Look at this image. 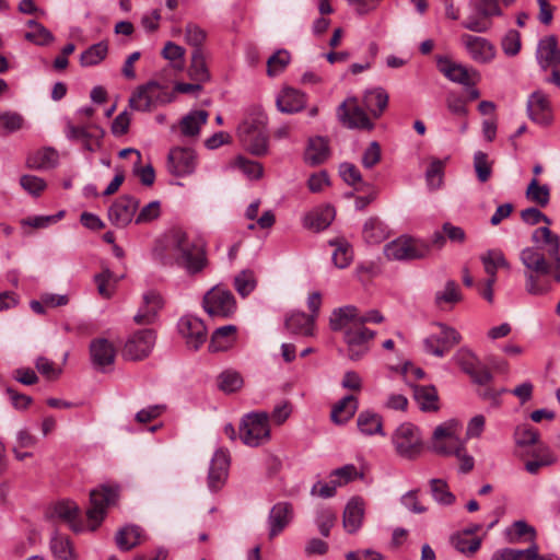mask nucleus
I'll return each instance as SVG.
<instances>
[{
	"label": "nucleus",
	"instance_id": "obj_1",
	"mask_svg": "<svg viewBox=\"0 0 560 560\" xmlns=\"http://www.w3.org/2000/svg\"><path fill=\"white\" fill-rule=\"evenodd\" d=\"M153 256L163 266L177 265L191 276L201 272L208 264L205 246L190 242L179 228L167 231L158 240Z\"/></svg>",
	"mask_w": 560,
	"mask_h": 560
},
{
	"label": "nucleus",
	"instance_id": "obj_2",
	"mask_svg": "<svg viewBox=\"0 0 560 560\" xmlns=\"http://www.w3.org/2000/svg\"><path fill=\"white\" fill-rule=\"evenodd\" d=\"M459 432L460 425L456 420H448L438 425L432 435V450L440 455H456L460 462L459 470L467 474L474 468L475 460L465 452Z\"/></svg>",
	"mask_w": 560,
	"mask_h": 560
},
{
	"label": "nucleus",
	"instance_id": "obj_3",
	"mask_svg": "<svg viewBox=\"0 0 560 560\" xmlns=\"http://www.w3.org/2000/svg\"><path fill=\"white\" fill-rule=\"evenodd\" d=\"M240 438L245 445L256 447L270 439L269 415L265 411L245 415L240 424Z\"/></svg>",
	"mask_w": 560,
	"mask_h": 560
},
{
	"label": "nucleus",
	"instance_id": "obj_4",
	"mask_svg": "<svg viewBox=\"0 0 560 560\" xmlns=\"http://www.w3.org/2000/svg\"><path fill=\"white\" fill-rule=\"evenodd\" d=\"M470 14L463 22V27L476 32L486 33L491 27V18L502 15L498 0H471Z\"/></svg>",
	"mask_w": 560,
	"mask_h": 560
},
{
	"label": "nucleus",
	"instance_id": "obj_5",
	"mask_svg": "<svg viewBox=\"0 0 560 560\" xmlns=\"http://www.w3.org/2000/svg\"><path fill=\"white\" fill-rule=\"evenodd\" d=\"M396 453L404 458L415 459L423 450L422 435L412 423L400 424L392 436Z\"/></svg>",
	"mask_w": 560,
	"mask_h": 560
},
{
	"label": "nucleus",
	"instance_id": "obj_6",
	"mask_svg": "<svg viewBox=\"0 0 560 560\" xmlns=\"http://www.w3.org/2000/svg\"><path fill=\"white\" fill-rule=\"evenodd\" d=\"M430 245L421 240L401 236L384 247V254L392 260L421 259L429 255Z\"/></svg>",
	"mask_w": 560,
	"mask_h": 560
},
{
	"label": "nucleus",
	"instance_id": "obj_7",
	"mask_svg": "<svg viewBox=\"0 0 560 560\" xmlns=\"http://www.w3.org/2000/svg\"><path fill=\"white\" fill-rule=\"evenodd\" d=\"M119 487L110 485H102L100 488L90 492V508L86 511V516L90 521L94 522L92 530L103 521L106 509L114 504L118 498Z\"/></svg>",
	"mask_w": 560,
	"mask_h": 560
},
{
	"label": "nucleus",
	"instance_id": "obj_8",
	"mask_svg": "<svg viewBox=\"0 0 560 560\" xmlns=\"http://www.w3.org/2000/svg\"><path fill=\"white\" fill-rule=\"evenodd\" d=\"M203 308L212 318H229L236 310V302L231 291L215 287L203 296Z\"/></svg>",
	"mask_w": 560,
	"mask_h": 560
},
{
	"label": "nucleus",
	"instance_id": "obj_9",
	"mask_svg": "<svg viewBox=\"0 0 560 560\" xmlns=\"http://www.w3.org/2000/svg\"><path fill=\"white\" fill-rule=\"evenodd\" d=\"M349 320L355 325L364 326L365 323L380 324L384 320L383 315L377 310H370L365 314H360L354 305H346L334 310L330 315L329 325L334 331L345 326Z\"/></svg>",
	"mask_w": 560,
	"mask_h": 560
},
{
	"label": "nucleus",
	"instance_id": "obj_10",
	"mask_svg": "<svg viewBox=\"0 0 560 560\" xmlns=\"http://www.w3.org/2000/svg\"><path fill=\"white\" fill-rule=\"evenodd\" d=\"M435 326L440 328V332L427 337L423 340V347L427 353L442 358L460 342L462 337L455 328L443 323H436Z\"/></svg>",
	"mask_w": 560,
	"mask_h": 560
},
{
	"label": "nucleus",
	"instance_id": "obj_11",
	"mask_svg": "<svg viewBox=\"0 0 560 560\" xmlns=\"http://www.w3.org/2000/svg\"><path fill=\"white\" fill-rule=\"evenodd\" d=\"M155 343V332L152 329H140L131 335L122 349V357L127 360H142L147 358Z\"/></svg>",
	"mask_w": 560,
	"mask_h": 560
},
{
	"label": "nucleus",
	"instance_id": "obj_12",
	"mask_svg": "<svg viewBox=\"0 0 560 560\" xmlns=\"http://www.w3.org/2000/svg\"><path fill=\"white\" fill-rule=\"evenodd\" d=\"M438 68L450 81L466 88L475 85L480 79V74L477 70L468 69L462 63L454 62L446 57L438 58Z\"/></svg>",
	"mask_w": 560,
	"mask_h": 560
},
{
	"label": "nucleus",
	"instance_id": "obj_13",
	"mask_svg": "<svg viewBox=\"0 0 560 560\" xmlns=\"http://www.w3.org/2000/svg\"><path fill=\"white\" fill-rule=\"evenodd\" d=\"M237 135L252 154L261 156L267 153L268 137L258 128L257 122L243 121L237 128Z\"/></svg>",
	"mask_w": 560,
	"mask_h": 560
},
{
	"label": "nucleus",
	"instance_id": "obj_14",
	"mask_svg": "<svg viewBox=\"0 0 560 560\" xmlns=\"http://www.w3.org/2000/svg\"><path fill=\"white\" fill-rule=\"evenodd\" d=\"M167 168L171 174L184 177L194 173L196 168V153L188 148H174L167 158Z\"/></svg>",
	"mask_w": 560,
	"mask_h": 560
},
{
	"label": "nucleus",
	"instance_id": "obj_15",
	"mask_svg": "<svg viewBox=\"0 0 560 560\" xmlns=\"http://www.w3.org/2000/svg\"><path fill=\"white\" fill-rule=\"evenodd\" d=\"M139 207V200L130 195H125L115 200L108 209V218L117 228H126L133 219Z\"/></svg>",
	"mask_w": 560,
	"mask_h": 560
},
{
	"label": "nucleus",
	"instance_id": "obj_16",
	"mask_svg": "<svg viewBox=\"0 0 560 560\" xmlns=\"http://www.w3.org/2000/svg\"><path fill=\"white\" fill-rule=\"evenodd\" d=\"M178 330L186 339L188 347L198 350L207 339V328L203 322L195 316H183L178 322Z\"/></svg>",
	"mask_w": 560,
	"mask_h": 560
},
{
	"label": "nucleus",
	"instance_id": "obj_17",
	"mask_svg": "<svg viewBox=\"0 0 560 560\" xmlns=\"http://www.w3.org/2000/svg\"><path fill=\"white\" fill-rule=\"evenodd\" d=\"M527 114L534 122L542 126H547L552 121L551 105L542 91H535L528 96Z\"/></svg>",
	"mask_w": 560,
	"mask_h": 560
},
{
	"label": "nucleus",
	"instance_id": "obj_18",
	"mask_svg": "<svg viewBox=\"0 0 560 560\" xmlns=\"http://www.w3.org/2000/svg\"><path fill=\"white\" fill-rule=\"evenodd\" d=\"M230 466L229 453L223 450H218L210 463L208 474V487L210 491H219L225 483Z\"/></svg>",
	"mask_w": 560,
	"mask_h": 560
},
{
	"label": "nucleus",
	"instance_id": "obj_19",
	"mask_svg": "<svg viewBox=\"0 0 560 560\" xmlns=\"http://www.w3.org/2000/svg\"><path fill=\"white\" fill-rule=\"evenodd\" d=\"M90 355L93 366L101 372H106L107 368L115 362L116 350L107 339L97 338L90 343Z\"/></svg>",
	"mask_w": 560,
	"mask_h": 560
},
{
	"label": "nucleus",
	"instance_id": "obj_20",
	"mask_svg": "<svg viewBox=\"0 0 560 560\" xmlns=\"http://www.w3.org/2000/svg\"><path fill=\"white\" fill-rule=\"evenodd\" d=\"M462 42L476 62L487 63L495 57L494 46L487 38L464 34L462 35Z\"/></svg>",
	"mask_w": 560,
	"mask_h": 560
},
{
	"label": "nucleus",
	"instance_id": "obj_21",
	"mask_svg": "<svg viewBox=\"0 0 560 560\" xmlns=\"http://www.w3.org/2000/svg\"><path fill=\"white\" fill-rule=\"evenodd\" d=\"M293 506L289 502L276 503L268 515L269 539H273L291 523Z\"/></svg>",
	"mask_w": 560,
	"mask_h": 560
},
{
	"label": "nucleus",
	"instance_id": "obj_22",
	"mask_svg": "<svg viewBox=\"0 0 560 560\" xmlns=\"http://www.w3.org/2000/svg\"><path fill=\"white\" fill-rule=\"evenodd\" d=\"M142 300L143 303L135 315L133 320L138 325H149L154 323L164 302L161 294L156 291L144 293Z\"/></svg>",
	"mask_w": 560,
	"mask_h": 560
},
{
	"label": "nucleus",
	"instance_id": "obj_23",
	"mask_svg": "<svg viewBox=\"0 0 560 560\" xmlns=\"http://www.w3.org/2000/svg\"><path fill=\"white\" fill-rule=\"evenodd\" d=\"M365 512V502L361 497H352L342 514V526L348 534L357 533L363 522Z\"/></svg>",
	"mask_w": 560,
	"mask_h": 560
},
{
	"label": "nucleus",
	"instance_id": "obj_24",
	"mask_svg": "<svg viewBox=\"0 0 560 560\" xmlns=\"http://www.w3.org/2000/svg\"><path fill=\"white\" fill-rule=\"evenodd\" d=\"M536 58L544 70L550 66L560 67V48L556 36L550 35L539 40Z\"/></svg>",
	"mask_w": 560,
	"mask_h": 560
},
{
	"label": "nucleus",
	"instance_id": "obj_25",
	"mask_svg": "<svg viewBox=\"0 0 560 560\" xmlns=\"http://www.w3.org/2000/svg\"><path fill=\"white\" fill-rule=\"evenodd\" d=\"M338 117L348 128L372 129L374 124L371 121L363 108L354 106L347 109L346 103L338 107Z\"/></svg>",
	"mask_w": 560,
	"mask_h": 560
},
{
	"label": "nucleus",
	"instance_id": "obj_26",
	"mask_svg": "<svg viewBox=\"0 0 560 560\" xmlns=\"http://www.w3.org/2000/svg\"><path fill=\"white\" fill-rule=\"evenodd\" d=\"M305 103V95L292 88L283 89L276 102L278 109L285 114H294L302 110Z\"/></svg>",
	"mask_w": 560,
	"mask_h": 560
},
{
	"label": "nucleus",
	"instance_id": "obj_27",
	"mask_svg": "<svg viewBox=\"0 0 560 560\" xmlns=\"http://www.w3.org/2000/svg\"><path fill=\"white\" fill-rule=\"evenodd\" d=\"M520 259L525 267L524 272H551V265L537 247L524 248L521 252Z\"/></svg>",
	"mask_w": 560,
	"mask_h": 560
},
{
	"label": "nucleus",
	"instance_id": "obj_28",
	"mask_svg": "<svg viewBox=\"0 0 560 560\" xmlns=\"http://www.w3.org/2000/svg\"><path fill=\"white\" fill-rule=\"evenodd\" d=\"M144 532L138 525H126L119 528L115 535V542L119 550L129 551L144 539Z\"/></svg>",
	"mask_w": 560,
	"mask_h": 560
},
{
	"label": "nucleus",
	"instance_id": "obj_29",
	"mask_svg": "<svg viewBox=\"0 0 560 560\" xmlns=\"http://www.w3.org/2000/svg\"><path fill=\"white\" fill-rule=\"evenodd\" d=\"M330 154L328 140L324 137H315L308 140L304 160L312 166L324 163Z\"/></svg>",
	"mask_w": 560,
	"mask_h": 560
},
{
	"label": "nucleus",
	"instance_id": "obj_30",
	"mask_svg": "<svg viewBox=\"0 0 560 560\" xmlns=\"http://www.w3.org/2000/svg\"><path fill=\"white\" fill-rule=\"evenodd\" d=\"M343 331V340L347 346H360L369 345V341L375 337V331L366 328L365 326H359L349 320L345 326L339 328Z\"/></svg>",
	"mask_w": 560,
	"mask_h": 560
},
{
	"label": "nucleus",
	"instance_id": "obj_31",
	"mask_svg": "<svg viewBox=\"0 0 560 560\" xmlns=\"http://www.w3.org/2000/svg\"><path fill=\"white\" fill-rule=\"evenodd\" d=\"M358 407V398L353 395H347L332 407L330 419L336 424H345L354 416Z\"/></svg>",
	"mask_w": 560,
	"mask_h": 560
},
{
	"label": "nucleus",
	"instance_id": "obj_32",
	"mask_svg": "<svg viewBox=\"0 0 560 560\" xmlns=\"http://www.w3.org/2000/svg\"><path fill=\"white\" fill-rule=\"evenodd\" d=\"M315 319L303 312H294L285 319V328L294 335L313 336Z\"/></svg>",
	"mask_w": 560,
	"mask_h": 560
},
{
	"label": "nucleus",
	"instance_id": "obj_33",
	"mask_svg": "<svg viewBox=\"0 0 560 560\" xmlns=\"http://www.w3.org/2000/svg\"><path fill=\"white\" fill-rule=\"evenodd\" d=\"M388 104V94L383 88L368 90L363 96V105L374 118H378Z\"/></svg>",
	"mask_w": 560,
	"mask_h": 560
},
{
	"label": "nucleus",
	"instance_id": "obj_34",
	"mask_svg": "<svg viewBox=\"0 0 560 560\" xmlns=\"http://www.w3.org/2000/svg\"><path fill=\"white\" fill-rule=\"evenodd\" d=\"M49 549L57 560H77L78 556L68 536L55 532L49 540Z\"/></svg>",
	"mask_w": 560,
	"mask_h": 560
},
{
	"label": "nucleus",
	"instance_id": "obj_35",
	"mask_svg": "<svg viewBox=\"0 0 560 560\" xmlns=\"http://www.w3.org/2000/svg\"><path fill=\"white\" fill-rule=\"evenodd\" d=\"M236 334V326L225 325L217 328L210 340L209 350L212 352L228 350L233 341Z\"/></svg>",
	"mask_w": 560,
	"mask_h": 560
},
{
	"label": "nucleus",
	"instance_id": "obj_36",
	"mask_svg": "<svg viewBox=\"0 0 560 560\" xmlns=\"http://www.w3.org/2000/svg\"><path fill=\"white\" fill-rule=\"evenodd\" d=\"M357 425L360 432L365 435H385V433L383 432L382 417L373 411L364 410L360 412L357 419Z\"/></svg>",
	"mask_w": 560,
	"mask_h": 560
},
{
	"label": "nucleus",
	"instance_id": "obj_37",
	"mask_svg": "<svg viewBox=\"0 0 560 560\" xmlns=\"http://www.w3.org/2000/svg\"><path fill=\"white\" fill-rule=\"evenodd\" d=\"M362 235L368 244H380L387 238L388 230L378 218L372 217L365 221Z\"/></svg>",
	"mask_w": 560,
	"mask_h": 560
},
{
	"label": "nucleus",
	"instance_id": "obj_38",
	"mask_svg": "<svg viewBox=\"0 0 560 560\" xmlns=\"http://www.w3.org/2000/svg\"><path fill=\"white\" fill-rule=\"evenodd\" d=\"M335 218V209L327 206L308 213L304 219L305 226L315 231H323L330 225Z\"/></svg>",
	"mask_w": 560,
	"mask_h": 560
},
{
	"label": "nucleus",
	"instance_id": "obj_39",
	"mask_svg": "<svg viewBox=\"0 0 560 560\" xmlns=\"http://www.w3.org/2000/svg\"><path fill=\"white\" fill-rule=\"evenodd\" d=\"M208 112L194 110L184 116L180 120V130L184 136L195 137L199 135L200 127L208 120Z\"/></svg>",
	"mask_w": 560,
	"mask_h": 560
},
{
	"label": "nucleus",
	"instance_id": "obj_40",
	"mask_svg": "<svg viewBox=\"0 0 560 560\" xmlns=\"http://www.w3.org/2000/svg\"><path fill=\"white\" fill-rule=\"evenodd\" d=\"M413 397L423 411H435L438 406V392L434 386H415Z\"/></svg>",
	"mask_w": 560,
	"mask_h": 560
},
{
	"label": "nucleus",
	"instance_id": "obj_41",
	"mask_svg": "<svg viewBox=\"0 0 560 560\" xmlns=\"http://www.w3.org/2000/svg\"><path fill=\"white\" fill-rule=\"evenodd\" d=\"M54 514L60 518L69 523L70 527L74 532H80L82 529L81 524L78 523L79 517V508L74 502L71 501H61L58 502L54 508Z\"/></svg>",
	"mask_w": 560,
	"mask_h": 560
},
{
	"label": "nucleus",
	"instance_id": "obj_42",
	"mask_svg": "<svg viewBox=\"0 0 560 560\" xmlns=\"http://www.w3.org/2000/svg\"><path fill=\"white\" fill-rule=\"evenodd\" d=\"M58 152L52 148H45L37 151L27 159V165L35 170H48L55 167L58 163Z\"/></svg>",
	"mask_w": 560,
	"mask_h": 560
},
{
	"label": "nucleus",
	"instance_id": "obj_43",
	"mask_svg": "<svg viewBox=\"0 0 560 560\" xmlns=\"http://www.w3.org/2000/svg\"><path fill=\"white\" fill-rule=\"evenodd\" d=\"M107 54L106 42L93 44L80 55V65L85 68L96 66L106 58Z\"/></svg>",
	"mask_w": 560,
	"mask_h": 560
},
{
	"label": "nucleus",
	"instance_id": "obj_44",
	"mask_svg": "<svg viewBox=\"0 0 560 560\" xmlns=\"http://www.w3.org/2000/svg\"><path fill=\"white\" fill-rule=\"evenodd\" d=\"M463 300L459 285L454 280L446 281L444 289L435 292L434 303L438 307L444 304L454 305Z\"/></svg>",
	"mask_w": 560,
	"mask_h": 560
},
{
	"label": "nucleus",
	"instance_id": "obj_45",
	"mask_svg": "<svg viewBox=\"0 0 560 560\" xmlns=\"http://www.w3.org/2000/svg\"><path fill=\"white\" fill-rule=\"evenodd\" d=\"M533 242L539 244L542 242L547 245V253L550 257H557L560 249L559 236L553 234L548 226H541L534 231Z\"/></svg>",
	"mask_w": 560,
	"mask_h": 560
},
{
	"label": "nucleus",
	"instance_id": "obj_46",
	"mask_svg": "<svg viewBox=\"0 0 560 560\" xmlns=\"http://www.w3.org/2000/svg\"><path fill=\"white\" fill-rule=\"evenodd\" d=\"M188 73L190 79L197 82H207L210 80V73L201 48H197L192 51Z\"/></svg>",
	"mask_w": 560,
	"mask_h": 560
},
{
	"label": "nucleus",
	"instance_id": "obj_47",
	"mask_svg": "<svg viewBox=\"0 0 560 560\" xmlns=\"http://www.w3.org/2000/svg\"><path fill=\"white\" fill-rule=\"evenodd\" d=\"M481 261L485 267V271L489 278H497V270L500 267L509 268L510 265L504 258V255L499 249H490L481 256Z\"/></svg>",
	"mask_w": 560,
	"mask_h": 560
},
{
	"label": "nucleus",
	"instance_id": "obj_48",
	"mask_svg": "<svg viewBox=\"0 0 560 560\" xmlns=\"http://www.w3.org/2000/svg\"><path fill=\"white\" fill-rule=\"evenodd\" d=\"M153 83H145L137 88V90L131 94L129 98V106L138 112H148L151 109L153 105L149 90L153 88Z\"/></svg>",
	"mask_w": 560,
	"mask_h": 560
},
{
	"label": "nucleus",
	"instance_id": "obj_49",
	"mask_svg": "<svg viewBox=\"0 0 560 560\" xmlns=\"http://www.w3.org/2000/svg\"><path fill=\"white\" fill-rule=\"evenodd\" d=\"M329 244L336 246L332 253L335 266L340 269L348 267L353 258V250L350 244L343 240L330 241Z\"/></svg>",
	"mask_w": 560,
	"mask_h": 560
},
{
	"label": "nucleus",
	"instance_id": "obj_50",
	"mask_svg": "<svg viewBox=\"0 0 560 560\" xmlns=\"http://www.w3.org/2000/svg\"><path fill=\"white\" fill-rule=\"evenodd\" d=\"M451 545L460 553L465 556L475 555L481 547V538H472L469 539L464 534H454L451 536Z\"/></svg>",
	"mask_w": 560,
	"mask_h": 560
},
{
	"label": "nucleus",
	"instance_id": "obj_51",
	"mask_svg": "<svg viewBox=\"0 0 560 560\" xmlns=\"http://www.w3.org/2000/svg\"><path fill=\"white\" fill-rule=\"evenodd\" d=\"M526 197L539 207H546L550 200V190L547 185H539L537 178H533L526 189Z\"/></svg>",
	"mask_w": 560,
	"mask_h": 560
},
{
	"label": "nucleus",
	"instance_id": "obj_52",
	"mask_svg": "<svg viewBox=\"0 0 560 560\" xmlns=\"http://www.w3.org/2000/svg\"><path fill=\"white\" fill-rule=\"evenodd\" d=\"M430 488L432 497L439 504L451 505L455 502V495L448 490V486L443 479H431Z\"/></svg>",
	"mask_w": 560,
	"mask_h": 560
},
{
	"label": "nucleus",
	"instance_id": "obj_53",
	"mask_svg": "<svg viewBox=\"0 0 560 560\" xmlns=\"http://www.w3.org/2000/svg\"><path fill=\"white\" fill-rule=\"evenodd\" d=\"M291 60L289 51L280 49L270 56L267 60V73L269 77H277L289 65Z\"/></svg>",
	"mask_w": 560,
	"mask_h": 560
},
{
	"label": "nucleus",
	"instance_id": "obj_54",
	"mask_svg": "<svg viewBox=\"0 0 560 560\" xmlns=\"http://www.w3.org/2000/svg\"><path fill=\"white\" fill-rule=\"evenodd\" d=\"M218 386L224 393H234L243 386V378L235 371H224L218 376Z\"/></svg>",
	"mask_w": 560,
	"mask_h": 560
},
{
	"label": "nucleus",
	"instance_id": "obj_55",
	"mask_svg": "<svg viewBox=\"0 0 560 560\" xmlns=\"http://www.w3.org/2000/svg\"><path fill=\"white\" fill-rule=\"evenodd\" d=\"M550 272H524L525 289L532 295H542L547 292V285L544 277Z\"/></svg>",
	"mask_w": 560,
	"mask_h": 560
},
{
	"label": "nucleus",
	"instance_id": "obj_56",
	"mask_svg": "<svg viewBox=\"0 0 560 560\" xmlns=\"http://www.w3.org/2000/svg\"><path fill=\"white\" fill-rule=\"evenodd\" d=\"M539 432L535 428L523 424L515 429L514 439L518 446H529L539 443Z\"/></svg>",
	"mask_w": 560,
	"mask_h": 560
},
{
	"label": "nucleus",
	"instance_id": "obj_57",
	"mask_svg": "<svg viewBox=\"0 0 560 560\" xmlns=\"http://www.w3.org/2000/svg\"><path fill=\"white\" fill-rule=\"evenodd\" d=\"M336 522L337 514L331 509L326 508L317 512L315 523L322 536L328 537L330 535V529L335 526Z\"/></svg>",
	"mask_w": 560,
	"mask_h": 560
},
{
	"label": "nucleus",
	"instance_id": "obj_58",
	"mask_svg": "<svg viewBox=\"0 0 560 560\" xmlns=\"http://www.w3.org/2000/svg\"><path fill=\"white\" fill-rule=\"evenodd\" d=\"M162 56L167 59V60H171L173 62V67L177 70H183L184 69V56H185V49L173 43V42H167L162 50Z\"/></svg>",
	"mask_w": 560,
	"mask_h": 560
},
{
	"label": "nucleus",
	"instance_id": "obj_59",
	"mask_svg": "<svg viewBox=\"0 0 560 560\" xmlns=\"http://www.w3.org/2000/svg\"><path fill=\"white\" fill-rule=\"evenodd\" d=\"M474 168L477 178L481 183L489 180L492 174L491 163L488 161V155L482 151H477L474 154Z\"/></svg>",
	"mask_w": 560,
	"mask_h": 560
},
{
	"label": "nucleus",
	"instance_id": "obj_60",
	"mask_svg": "<svg viewBox=\"0 0 560 560\" xmlns=\"http://www.w3.org/2000/svg\"><path fill=\"white\" fill-rule=\"evenodd\" d=\"M153 88L148 89L150 98L154 106L171 103L174 98V92H171L166 85H162L158 81L151 80Z\"/></svg>",
	"mask_w": 560,
	"mask_h": 560
},
{
	"label": "nucleus",
	"instance_id": "obj_61",
	"mask_svg": "<svg viewBox=\"0 0 560 560\" xmlns=\"http://www.w3.org/2000/svg\"><path fill=\"white\" fill-rule=\"evenodd\" d=\"M234 285L238 294L247 296L256 288V279L253 271L244 270L234 279Z\"/></svg>",
	"mask_w": 560,
	"mask_h": 560
},
{
	"label": "nucleus",
	"instance_id": "obj_62",
	"mask_svg": "<svg viewBox=\"0 0 560 560\" xmlns=\"http://www.w3.org/2000/svg\"><path fill=\"white\" fill-rule=\"evenodd\" d=\"M161 214V203L158 200L149 202L144 206L135 218L136 224H145L158 219Z\"/></svg>",
	"mask_w": 560,
	"mask_h": 560
},
{
	"label": "nucleus",
	"instance_id": "obj_63",
	"mask_svg": "<svg viewBox=\"0 0 560 560\" xmlns=\"http://www.w3.org/2000/svg\"><path fill=\"white\" fill-rule=\"evenodd\" d=\"M25 38L38 46L49 45L55 39L52 33L43 24L25 33Z\"/></svg>",
	"mask_w": 560,
	"mask_h": 560
},
{
	"label": "nucleus",
	"instance_id": "obj_64",
	"mask_svg": "<svg viewBox=\"0 0 560 560\" xmlns=\"http://www.w3.org/2000/svg\"><path fill=\"white\" fill-rule=\"evenodd\" d=\"M444 171V162L441 160H433L425 173L428 185L431 188H439L442 184Z\"/></svg>",
	"mask_w": 560,
	"mask_h": 560
}]
</instances>
